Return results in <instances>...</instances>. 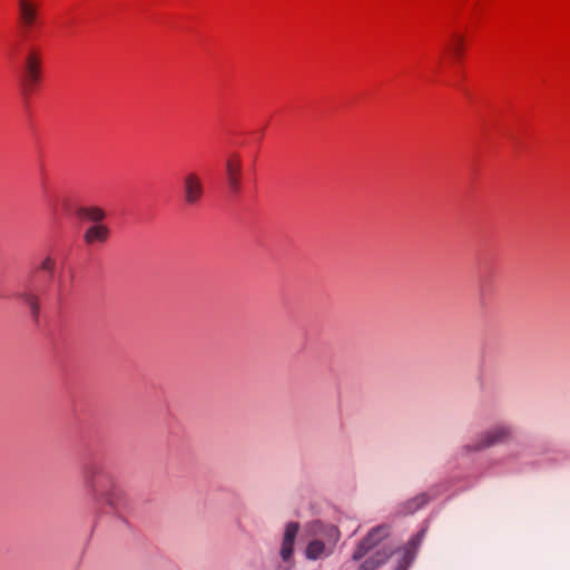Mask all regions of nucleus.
I'll return each mask as SVG.
<instances>
[{"instance_id":"1","label":"nucleus","mask_w":570,"mask_h":570,"mask_svg":"<svg viewBox=\"0 0 570 570\" xmlns=\"http://www.w3.org/2000/svg\"><path fill=\"white\" fill-rule=\"evenodd\" d=\"M83 487L97 502L118 509L126 503V492L110 471L99 461H91L82 468Z\"/></svg>"},{"instance_id":"2","label":"nucleus","mask_w":570,"mask_h":570,"mask_svg":"<svg viewBox=\"0 0 570 570\" xmlns=\"http://www.w3.org/2000/svg\"><path fill=\"white\" fill-rule=\"evenodd\" d=\"M41 79V58L36 50H30L23 62L21 88L23 94L32 91Z\"/></svg>"},{"instance_id":"3","label":"nucleus","mask_w":570,"mask_h":570,"mask_svg":"<svg viewBox=\"0 0 570 570\" xmlns=\"http://www.w3.org/2000/svg\"><path fill=\"white\" fill-rule=\"evenodd\" d=\"M18 21L24 32L31 31L39 24L40 2L38 0H17Z\"/></svg>"},{"instance_id":"4","label":"nucleus","mask_w":570,"mask_h":570,"mask_svg":"<svg viewBox=\"0 0 570 570\" xmlns=\"http://www.w3.org/2000/svg\"><path fill=\"white\" fill-rule=\"evenodd\" d=\"M390 534L389 525L381 524L373 528L367 535L358 543L353 552L352 559L357 561L364 558L371 550L379 546Z\"/></svg>"},{"instance_id":"5","label":"nucleus","mask_w":570,"mask_h":570,"mask_svg":"<svg viewBox=\"0 0 570 570\" xmlns=\"http://www.w3.org/2000/svg\"><path fill=\"white\" fill-rule=\"evenodd\" d=\"M511 428L508 425H495L485 431L473 445L472 450L480 451L500 443L505 442L511 436Z\"/></svg>"},{"instance_id":"6","label":"nucleus","mask_w":570,"mask_h":570,"mask_svg":"<svg viewBox=\"0 0 570 570\" xmlns=\"http://www.w3.org/2000/svg\"><path fill=\"white\" fill-rule=\"evenodd\" d=\"M306 529L312 538L320 540L321 542H325L334 548H336L341 538V532L337 527L330 523H323L318 520L309 522Z\"/></svg>"},{"instance_id":"7","label":"nucleus","mask_w":570,"mask_h":570,"mask_svg":"<svg viewBox=\"0 0 570 570\" xmlns=\"http://www.w3.org/2000/svg\"><path fill=\"white\" fill-rule=\"evenodd\" d=\"M184 202L188 206H196L203 198L204 186L202 178L196 173H188L183 179Z\"/></svg>"},{"instance_id":"8","label":"nucleus","mask_w":570,"mask_h":570,"mask_svg":"<svg viewBox=\"0 0 570 570\" xmlns=\"http://www.w3.org/2000/svg\"><path fill=\"white\" fill-rule=\"evenodd\" d=\"M299 531V523L298 522H288L285 527L281 550H279V557L285 563H288V568L291 569L294 566L293 562V554H294V544L297 537V533Z\"/></svg>"},{"instance_id":"9","label":"nucleus","mask_w":570,"mask_h":570,"mask_svg":"<svg viewBox=\"0 0 570 570\" xmlns=\"http://www.w3.org/2000/svg\"><path fill=\"white\" fill-rule=\"evenodd\" d=\"M226 181L232 195H237L242 188V161L237 155L230 156L225 164Z\"/></svg>"},{"instance_id":"10","label":"nucleus","mask_w":570,"mask_h":570,"mask_svg":"<svg viewBox=\"0 0 570 570\" xmlns=\"http://www.w3.org/2000/svg\"><path fill=\"white\" fill-rule=\"evenodd\" d=\"M78 219L94 224L102 223L107 214L105 209L96 205L78 206L75 212Z\"/></svg>"},{"instance_id":"11","label":"nucleus","mask_w":570,"mask_h":570,"mask_svg":"<svg viewBox=\"0 0 570 570\" xmlns=\"http://www.w3.org/2000/svg\"><path fill=\"white\" fill-rule=\"evenodd\" d=\"M335 551V548L321 542L320 540H315L314 538L307 543L305 549V557L311 561H316L318 559L328 558Z\"/></svg>"},{"instance_id":"12","label":"nucleus","mask_w":570,"mask_h":570,"mask_svg":"<svg viewBox=\"0 0 570 570\" xmlns=\"http://www.w3.org/2000/svg\"><path fill=\"white\" fill-rule=\"evenodd\" d=\"M110 236L108 226L99 223L90 225L83 233V240L87 245L104 244Z\"/></svg>"},{"instance_id":"13","label":"nucleus","mask_w":570,"mask_h":570,"mask_svg":"<svg viewBox=\"0 0 570 570\" xmlns=\"http://www.w3.org/2000/svg\"><path fill=\"white\" fill-rule=\"evenodd\" d=\"M392 554L393 550L386 546H383L381 549L376 550L372 556L365 559L364 562L358 567V570H376L382 564H384Z\"/></svg>"},{"instance_id":"14","label":"nucleus","mask_w":570,"mask_h":570,"mask_svg":"<svg viewBox=\"0 0 570 570\" xmlns=\"http://www.w3.org/2000/svg\"><path fill=\"white\" fill-rule=\"evenodd\" d=\"M17 296L29 307L33 321H37L40 313L39 296L30 291L18 293Z\"/></svg>"},{"instance_id":"15","label":"nucleus","mask_w":570,"mask_h":570,"mask_svg":"<svg viewBox=\"0 0 570 570\" xmlns=\"http://www.w3.org/2000/svg\"><path fill=\"white\" fill-rule=\"evenodd\" d=\"M423 535H424V531H421L419 533H416L415 535H413L410 540H409V543H407V549L405 550L404 552V556H403V566L401 570H405L409 564L412 562L414 556L413 553L411 552V550L413 549H416L419 547V544L421 543L422 539H423Z\"/></svg>"},{"instance_id":"16","label":"nucleus","mask_w":570,"mask_h":570,"mask_svg":"<svg viewBox=\"0 0 570 570\" xmlns=\"http://www.w3.org/2000/svg\"><path fill=\"white\" fill-rule=\"evenodd\" d=\"M464 38L461 35H453L450 51L455 59H460L463 55Z\"/></svg>"},{"instance_id":"17","label":"nucleus","mask_w":570,"mask_h":570,"mask_svg":"<svg viewBox=\"0 0 570 570\" xmlns=\"http://www.w3.org/2000/svg\"><path fill=\"white\" fill-rule=\"evenodd\" d=\"M56 267V261L47 256L43 258V261L40 264V269L48 272L49 274H52Z\"/></svg>"},{"instance_id":"18","label":"nucleus","mask_w":570,"mask_h":570,"mask_svg":"<svg viewBox=\"0 0 570 570\" xmlns=\"http://www.w3.org/2000/svg\"><path fill=\"white\" fill-rule=\"evenodd\" d=\"M417 501H420L419 505H423L428 502V498L425 494H422L421 497L416 498Z\"/></svg>"}]
</instances>
